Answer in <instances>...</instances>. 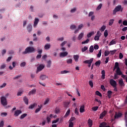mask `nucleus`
I'll use <instances>...</instances> for the list:
<instances>
[{
  "instance_id": "40",
  "label": "nucleus",
  "mask_w": 127,
  "mask_h": 127,
  "mask_svg": "<svg viewBox=\"0 0 127 127\" xmlns=\"http://www.w3.org/2000/svg\"><path fill=\"white\" fill-rule=\"evenodd\" d=\"M72 61H73V60H72V59H69L67 60L66 63L67 64H72Z\"/></svg>"
},
{
  "instance_id": "29",
  "label": "nucleus",
  "mask_w": 127,
  "mask_h": 127,
  "mask_svg": "<svg viewBox=\"0 0 127 127\" xmlns=\"http://www.w3.org/2000/svg\"><path fill=\"white\" fill-rule=\"evenodd\" d=\"M27 114L24 113L22 115H21L20 119V120H23V119H24V118H25V117H27Z\"/></svg>"
},
{
  "instance_id": "37",
  "label": "nucleus",
  "mask_w": 127,
  "mask_h": 127,
  "mask_svg": "<svg viewBox=\"0 0 127 127\" xmlns=\"http://www.w3.org/2000/svg\"><path fill=\"white\" fill-rule=\"evenodd\" d=\"M6 67V65L5 64H2L0 67V70H2L4 69Z\"/></svg>"
},
{
  "instance_id": "7",
  "label": "nucleus",
  "mask_w": 127,
  "mask_h": 127,
  "mask_svg": "<svg viewBox=\"0 0 127 127\" xmlns=\"http://www.w3.org/2000/svg\"><path fill=\"white\" fill-rule=\"evenodd\" d=\"M22 113V111L20 110H16L14 112V117H18L20 114Z\"/></svg>"
},
{
  "instance_id": "23",
  "label": "nucleus",
  "mask_w": 127,
  "mask_h": 127,
  "mask_svg": "<svg viewBox=\"0 0 127 127\" xmlns=\"http://www.w3.org/2000/svg\"><path fill=\"white\" fill-rule=\"evenodd\" d=\"M52 65V62L51 60H49V61L47 62V67L48 68H50Z\"/></svg>"
},
{
  "instance_id": "44",
  "label": "nucleus",
  "mask_w": 127,
  "mask_h": 127,
  "mask_svg": "<svg viewBox=\"0 0 127 127\" xmlns=\"http://www.w3.org/2000/svg\"><path fill=\"white\" fill-rule=\"evenodd\" d=\"M55 114H59V113H60V109H59V108H56L55 110Z\"/></svg>"
},
{
  "instance_id": "28",
  "label": "nucleus",
  "mask_w": 127,
  "mask_h": 127,
  "mask_svg": "<svg viewBox=\"0 0 127 127\" xmlns=\"http://www.w3.org/2000/svg\"><path fill=\"white\" fill-rule=\"evenodd\" d=\"M36 93V89H33L31 91H29L28 94L33 95V94H35Z\"/></svg>"
},
{
  "instance_id": "14",
  "label": "nucleus",
  "mask_w": 127,
  "mask_h": 127,
  "mask_svg": "<svg viewBox=\"0 0 127 127\" xmlns=\"http://www.w3.org/2000/svg\"><path fill=\"white\" fill-rule=\"evenodd\" d=\"M40 80L42 81H44V80H46V79H48V76H46V75L42 74L40 76Z\"/></svg>"
},
{
  "instance_id": "41",
  "label": "nucleus",
  "mask_w": 127,
  "mask_h": 127,
  "mask_svg": "<svg viewBox=\"0 0 127 127\" xmlns=\"http://www.w3.org/2000/svg\"><path fill=\"white\" fill-rule=\"evenodd\" d=\"M37 105L36 104H35V103H34V104H33L32 105H31L30 106H29V109H32Z\"/></svg>"
},
{
  "instance_id": "47",
  "label": "nucleus",
  "mask_w": 127,
  "mask_h": 127,
  "mask_svg": "<svg viewBox=\"0 0 127 127\" xmlns=\"http://www.w3.org/2000/svg\"><path fill=\"white\" fill-rule=\"evenodd\" d=\"M109 55H110V51H105V53H104L105 56H106V57L109 56Z\"/></svg>"
},
{
  "instance_id": "54",
  "label": "nucleus",
  "mask_w": 127,
  "mask_h": 127,
  "mask_svg": "<svg viewBox=\"0 0 127 127\" xmlns=\"http://www.w3.org/2000/svg\"><path fill=\"white\" fill-rule=\"evenodd\" d=\"M69 71L67 70H64V71H61V74H67V73H69Z\"/></svg>"
},
{
  "instance_id": "56",
  "label": "nucleus",
  "mask_w": 127,
  "mask_h": 127,
  "mask_svg": "<svg viewBox=\"0 0 127 127\" xmlns=\"http://www.w3.org/2000/svg\"><path fill=\"white\" fill-rule=\"evenodd\" d=\"M74 113L75 115H77V116H79V110H78V108H75Z\"/></svg>"
},
{
  "instance_id": "30",
  "label": "nucleus",
  "mask_w": 127,
  "mask_h": 127,
  "mask_svg": "<svg viewBox=\"0 0 127 127\" xmlns=\"http://www.w3.org/2000/svg\"><path fill=\"white\" fill-rule=\"evenodd\" d=\"M89 52H90V53H93V52H94V46H91L90 47Z\"/></svg>"
},
{
  "instance_id": "20",
  "label": "nucleus",
  "mask_w": 127,
  "mask_h": 127,
  "mask_svg": "<svg viewBox=\"0 0 127 127\" xmlns=\"http://www.w3.org/2000/svg\"><path fill=\"white\" fill-rule=\"evenodd\" d=\"M79 112L80 113H84V112H85V106L82 105L80 106L79 109Z\"/></svg>"
},
{
  "instance_id": "33",
  "label": "nucleus",
  "mask_w": 127,
  "mask_h": 127,
  "mask_svg": "<svg viewBox=\"0 0 127 127\" xmlns=\"http://www.w3.org/2000/svg\"><path fill=\"white\" fill-rule=\"evenodd\" d=\"M93 34H94V32H90L89 33L87 34V37L88 38H90V37H92Z\"/></svg>"
},
{
  "instance_id": "49",
  "label": "nucleus",
  "mask_w": 127,
  "mask_h": 127,
  "mask_svg": "<svg viewBox=\"0 0 127 127\" xmlns=\"http://www.w3.org/2000/svg\"><path fill=\"white\" fill-rule=\"evenodd\" d=\"M89 84L91 88H93V87H94V83H93V81H92V80H90L89 81Z\"/></svg>"
},
{
  "instance_id": "39",
  "label": "nucleus",
  "mask_w": 127,
  "mask_h": 127,
  "mask_svg": "<svg viewBox=\"0 0 127 127\" xmlns=\"http://www.w3.org/2000/svg\"><path fill=\"white\" fill-rule=\"evenodd\" d=\"M77 28V26H76V25H71L70 26V29H71V30H74V29H75V28Z\"/></svg>"
},
{
  "instance_id": "50",
  "label": "nucleus",
  "mask_w": 127,
  "mask_h": 127,
  "mask_svg": "<svg viewBox=\"0 0 127 127\" xmlns=\"http://www.w3.org/2000/svg\"><path fill=\"white\" fill-rule=\"evenodd\" d=\"M8 54L9 55H12V54H14V51L13 50H10L8 52Z\"/></svg>"
},
{
  "instance_id": "5",
  "label": "nucleus",
  "mask_w": 127,
  "mask_h": 127,
  "mask_svg": "<svg viewBox=\"0 0 127 127\" xmlns=\"http://www.w3.org/2000/svg\"><path fill=\"white\" fill-rule=\"evenodd\" d=\"M42 49L38 50L37 53H38L39 55H37L36 59H40V58H41L42 56V55H41V54H42Z\"/></svg>"
},
{
  "instance_id": "45",
  "label": "nucleus",
  "mask_w": 127,
  "mask_h": 127,
  "mask_svg": "<svg viewBox=\"0 0 127 127\" xmlns=\"http://www.w3.org/2000/svg\"><path fill=\"white\" fill-rule=\"evenodd\" d=\"M89 41H90V39H87L86 41L82 42L81 44H86L87 43H89Z\"/></svg>"
},
{
  "instance_id": "9",
  "label": "nucleus",
  "mask_w": 127,
  "mask_h": 127,
  "mask_svg": "<svg viewBox=\"0 0 127 127\" xmlns=\"http://www.w3.org/2000/svg\"><path fill=\"white\" fill-rule=\"evenodd\" d=\"M123 116V114L119 112L118 113L116 112L115 115V119H119L120 118H121V117Z\"/></svg>"
},
{
  "instance_id": "22",
  "label": "nucleus",
  "mask_w": 127,
  "mask_h": 127,
  "mask_svg": "<svg viewBox=\"0 0 127 127\" xmlns=\"http://www.w3.org/2000/svg\"><path fill=\"white\" fill-rule=\"evenodd\" d=\"M101 74H102V76H101V78L103 79V80H104L105 79V77L106 76V72L104 70H102L101 71Z\"/></svg>"
},
{
  "instance_id": "61",
  "label": "nucleus",
  "mask_w": 127,
  "mask_h": 127,
  "mask_svg": "<svg viewBox=\"0 0 127 127\" xmlns=\"http://www.w3.org/2000/svg\"><path fill=\"white\" fill-rule=\"evenodd\" d=\"M59 122V118H57L56 120H54L52 122V124H56Z\"/></svg>"
},
{
  "instance_id": "16",
  "label": "nucleus",
  "mask_w": 127,
  "mask_h": 127,
  "mask_svg": "<svg viewBox=\"0 0 127 127\" xmlns=\"http://www.w3.org/2000/svg\"><path fill=\"white\" fill-rule=\"evenodd\" d=\"M79 58H80V57L78 55H73V59L74 60L75 62H78V61H79Z\"/></svg>"
},
{
  "instance_id": "46",
  "label": "nucleus",
  "mask_w": 127,
  "mask_h": 127,
  "mask_svg": "<svg viewBox=\"0 0 127 127\" xmlns=\"http://www.w3.org/2000/svg\"><path fill=\"white\" fill-rule=\"evenodd\" d=\"M77 10V8H76V7H74L73 9H71L70 10V12L71 13H74V12H75V11H76Z\"/></svg>"
},
{
  "instance_id": "3",
  "label": "nucleus",
  "mask_w": 127,
  "mask_h": 127,
  "mask_svg": "<svg viewBox=\"0 0 127 127\" xmlns=\"http://www.w3.org/2000/svg\"><path fill=\"white\" fill-rule=\"evenodd\" d=\"M0 101H1V104L2 105V106H6L7 105L6 98L4 96L1 97Z\"/></svg>"
},
{
  "instance_id": "57",
  "label": "nucleus",
  "mask_w": 127,
  "mask_h": 127,
  "mask_svg": "<svg viewBox=\"0 0 127 127\" xmlns=\"http://www.w3.org/2000/svg\"><path fill=\"white\" fill-rule=\"evenodd\" d=\"M26 65V63L25 62H22L20 64V67H24Z\"/></svg>"
},
{
  "instance_id": "24",
  "label": "nucleus",
  "mask_w": 127,
  "mask_h": 127,
  "mask_svg": "<svg viewBox=\"0 0 127 127\" xmlns=\"http://www.w3.org/2000/svg\"><path fill=\"white\" fill-rule=\"evenodd\" d=\"M114 21H115V19H111L109 20V26H112L113 25V24H114Z\"/></svg>"
},
{
  "instance_id": "58",
  "label": "nucleus",
  "mask_w": 127,
  "mask_h": 127,
  "mask_svg": "<svg viewBox=\"0 0 127 127\" xmlns=\"http://www.w3.org/2000/svg\"><path fill=\"white\" fill-rule=\"evenodd\" d=\"M74 127V124L72 122H70L69 123L68 127Z\"/></svg>"
},
{
  "instance_id": "60",
  "label": "nucleus",
  "mask_w": 127,
  "mask_h": 127,
  "mask_svg": "<svg viewBox=\"0 0 127 127\" xmlns=\"http://www.w3.org/2000/svg\"><path fill=\"white\" fill-rule=\"evenodd\" d=\"M66 43H67V41H64L62 44H61V46L62 47H63L65 45V44H66Z\"/></svg>"
},
{
  "instance_id": "32",
  "label": "nucleus",
  "mask_w": 127,
  "mask_h": 127,
  "mask_svg": "<svg viewBox=\"0 0 127 127\" xmlns=\"http://www.w3.org/2000/svg\"><path fill=\"white\" fill-rule=\"evenodd\" d=\"M107 28V27L105 25H103L101 28H100V31L101 32H103V31H105V29Z\"/></svg>"
},
{
  "instance_id": "25",
  "label": "nucleus",
  "mask_w": 127,
  "mask_h": 127,
  "mask_svg": "<svg viewBox=\"0 0 127 127\" xmlns=\"http://www.w3.org/2000/svg\"><path fill=\"white\" fill-rule=\"evenodd\" d=\"M23 101L26 105H28V99L26 96H24L23 98Z\"/></svg>"
},
{
  "instance_id": "36",
  "label": "nucleus",
  "mask_w": 127,
  "mask_h": 127,
  "mask_svg": "<svg viewBox=\"0 0 127 127\" xmlns=\"http://www.w3.org/2000/svg\"><path fill=\"white\" fill-rule=\"evenodd\" d=\"M116 43H117V42H116V41L113 40L110 42L109 46H111V45H114V44H116Z\"/></svg>"
},
{
  "instance_id": "8",
  "label": "nucleus",
  "mask_w": 127,
  "mask_h": 127,
  "mask_svg": "<svg viewBox=\"0 0 127 127\" xmlns=\"http://www.w3.org/2000/svg\"><path fill=\"white\" fill-rule=\"evenodd\" d=\"M108 112L104 110L100 115V117L99 119H100V120H103V119H104V117H105L106 116V115H107V113Z\"/></svg>"
},
{
  "instance_id": "13",
  "label": "nucleus",
  "mask_w": 127,
  "mask_h": 127,
  "mask_svg": "<svg viewBox=\"0 0 127 127\" xmlns=\"http://www.w3.org/2000/svg\"><path fill=\"white\" fill-rule=\"evenodd\" d=\"M39 22V19L37 18H35V20L34 21V25H33L34 27H36Z\"/></svg>"
},
{
  "instance_id": "27",
  "label": "nucleus",
  "mask_w": 127,
  "mask_h": 127,
  "mask_svg": "<svg viewBox=\"0 0 127 127\" xmlns=\"http://www.w3.org/2000/svg\"><path fill=\"white\" fill-rule=\"evenodd\" d=\"M84 37V33H81L80 34L78 37V40H81L82 38Z\"/></svg>"
},
{
  "instance_id": "18",
  "label": "nucleus",
  "mask_w": 127,
  "mask_h": 127,
  "mask_svg": "<svg viewBox=\"0 0 127 127\" xmlns=\"http://www.w3.org/2000/svg\"><path fill=\"white\" fill-rule=\"evenodd\" d=\"M87 123H88L89 127H92V126H93V120H91V119H89L88 120Z\"/></svg>"
},
{
  "instance_id": "38",
  "label": "nucleus",
  "mask_w": 127,
  "mask_h": 127,
  "mask_svg": "<svg viewBox=\"0 0 127 127\" xmlns=\"http://www.w3.org/2000/svg\"><path fill=\"white\" fill-rule=\"evenodd\" d=\"M101 55H102V50H100L99 51V53L97 55V58H100V57H101Z\"/></svg>"
},
{
  "instance_id": "53",
  "label": "nucleus",
  "mask_w": 127,
  "mask_h": 127,
  "mask_svg": "<svg viewBox=\"0 0 127 127\" xmlns=\"http://www.w3.org/2000/svg\"><path fill=\"white\" fill-rule=\"evenodd\" d=\"M7 116V113L5 112H3L1 113V117H6Z\"/></svg>"
},
{
  "instance_id": "35",
  "label": "nucleus",
  "mask_w": 127,
  "mask_h": 127,
  "mask_svg": "<svg viewBox=\"0 0 127 127\" xmlns=\"http://www.w3.org/2000/svg\"><path fill=\"white\" fill-rule=\"evenodd\" d=\"M87 50H88V47L87 46H84L81 49L82 52H85V51H87Z\"/></svg>"
},
{
  "instance_id": "1",
  "label": "nucleus",
  "mask_w": 127,
  "mask_h": 127,
  "mask_svg": "<svg viewBox=\"0 0 127 127\" xmlns=\"http://www.w3.org/2000/svg\"><path fill=\"white\" fill-rule=\"evenodd\" d=\"M36 51V50L33 47H27L24 52H22L23 55H26V54H30L31 53H34Z\"/></svg>"
},
{
  "instance_id": "34",
  "label": "nucleus",
  "mask_w": 127,
  "mask_h": 127,
  "mask_svg": "<svg viewBox=\"0 0 127 127\" xmlns=\"http://www.w3.org/2000/svg\"><path fill=\"white\" fill-rule=\"evenodd\" d=\"M119 68H120V66H119V63L118 62H116L115 63V66H114V69H119Z\"/></svg>"
},
{
  "instance_id": "15",
  "label": "nucleus",
  "mask_w": 127,
  "mask_h": 127,
  "mask_svg": "<svg viewBox=\"0 0 127 127\" xmlns=\"http://www.w3.org/2000/svg\"><path fill=\"white\" fill-rule=\"evenodd\" d=\"M27 30L28 32H31L32 31V26L29 24L27 26Z\"/></svg>"
},
{
  "instance_id": "51",
  "label": "nucleus",
  "mask_w": 127,
  "mask_h": 127,
  "mask_svg": "<svg viewBox=\"0 0 127 127\" xmlns=\"http://www.w3.org/2000/svg\"><path fill=\"white\" fill-rule=\"evenodd\" d=\"M95 64V66H98L99 65H101V61L99 60L97 61Z\"/></svg>"
},
{
  "instance_id": "42",
  "label": "nucleus",
  "mask_w": 127,
  "mask_h": 127,
  "mask_svg": "<svg viewBox=\"0 0 127 127\" xmlns=\"http://www.w3.org/2000/svg\"><path fill=\"white\" fill-rule=\"evenodd\" d=\"M69 115H70V109H68L66 113H65V115H64V118H66V117H68V116H69Z\"/></svg>"
},
{
  "instance_id": "63",
  "label": "nucleus",
  "mask_w": 127,
  "mask_h": 127,
  "mask_svg": "<svg viewBox=\"0 0 127 127\" xmlns=\"http://www.w3.org/2000/svg\"><path fill=\"white\" fill-rule=\"evenodd\" d=\"M5 86H6V83H4L2 84V85L0 86V89H2V88H4V87H5Z\"/></svg>"
},
{
  "instance_id": "26",
  "label": "nucleus",
  "mask_w": 127,
  "mask_h": 127,
  "mask_svg": "<svg viewBox=\"0 0 127 127\" xmlns=\"http://www.w3.org/2000/svg\"><path fill=\"white\" fill-rule=\"evenodd\" d=\"M119 83L120 86H121L122 87L125 86V83H124V81L123 80V79H120L119 81Z\"/></svg>"
},
{
  "instance_id": "12",
  "label": "nucleus",
  "mask_w": 127,
  "mask_h": 127,
  "mask_svg": "<svg viewBox=\"0 0 127 127\" xmlns=\"http://www.w3.org/2000/svg\"><path fill=\"white\" fill-rule=\"evenodd\" d=\"M51 47V44L50 43H47L44 46L45 50H49Z\"/></svg>"
},
{
  "instance_id": "11",
  "label": "nucleus",
  "mask_w": 127,
  "mask_h": 127,
  "mask_svg": "<svg viewBox=\"0 0 127 127\" xmlns=\"http://www.w3.org/2000/svg\"><path fill=\"white\" fill-rule=\"evenodd\" d=\"M93 60L94 59L91 58L90 60L84 61L83 63H84L85 64H92V63H93Z\"/></svg>"
},
{
  "instance_id": "59",
  "label": "nucleus",
  "mask_w": 127,
  "mask_h": 127,
  "mask_svg": "<svg viewBox=\"0 0 127 127\" xmlns=\"http://www.w3.org/2000/svg\"><path fill=\"white\" fill-rule=\"evenodd\" d=\"M108 30H105V32H104V36L105 37H107L108 35Z\"/></svg>"
},
{
  "instance_id": "43",
  "label": "nucleus",
  "mask_w": 127,
  "mask_h": 127,
  "mask_svg": "<svg viewBox=\"0 0 127 127\" xmlns=\"http://www.w3.org/2000/svg\"><path fill=\"white\" fill-rule=\"evenodd\" d=\"M96 95H97V96H99V97H102V94L101 93V92H100V91H96L95 92Z\"/></svg>"
},
{
  "instance_id": "17",
  "label": "nucleus",
  "mask_w": 127,
  "mask_h": 127,
  "mask_svg": "<svg viewBox=\"0 0 127 127\" xmlns=\"http://www.w3.org/2000/svg\"><path fill=\"white\" fill-rule=\"evenodd\" d=\"M116 73H117V75H119L120 76L121 75H122V76H123V75H124L123 74V72H122V71H121V68H118V69H117L116 70Z\"/></svg>"
},
{
  "instance_id": "55",
  "label": "nucleus",
  "mask_w": 127,
  "mask_h": 127,
  "mask_svg": "<svg viewBox=\"0 0 127 127\" xmlns=\"http://www.w3.org/2000/svg\"><path fill=\"white\" fill-rule=\"evenodd\" d=\"M92 110L96 111H98V109H99V107L98 106H95V107H92Z\"/></svg>"
},
{
  "instance_id": "62",
  "label": "nucleus",
  "mask_w": 127,
  "mask_h": 127,
  "mask_svg": "<svg viewBox=\"0 0 127 127\" xmlns=\"http://www.w3.org/2000/svg\"><path fill=\"white\" fill-rule=\"evenodd\" d=\"M111 55H114L115 53L117 52V50H114L113 51H110Z\"/></svg>"
},
{
  "instance_id": "31",
  "label": "nucleus",
  "mask_w": 127,
  "mask_h": 127,
  "mask_svg": "<svg viewBox=\"0 0 127 127\" xmlns=\"http://www.w3.org/2000/svg\"><path fill=\"white\" fill-rule=\"evenodd\" d=\"M103 6V4L100 3L99 5L97 7L96 10H100Z\"/></svg>"
},
{
  "instance_id": "21",
  "label": "nucleus",
  "mask_w": 127,
  "mask_h": 127,
  "mask_svg": "<svg viewBox=\"0 0 127 127\" xmlns=\"http://www.w3.org/2000/svg\"><path fill=\"white\" fill-rule=\"evenodd\" d=\"M112 94H113V92L111 90H109L107 92V96L109 99H111V98H112Z\"/></svg>"
},
{
  "instance_id": "2",
  "label": "nucleus",
  "mask_w": 127,
  "mask_h": 127,
  "mask_svg": "<svg viewBox=\"0 0 127 127\" xmlns=\"http://www.w3.org/2000/svg\"><path fill=\"white\" fill-rule=\"evenodd\" d=\"M123 10H124V7H122V5H118L113 10V14L116 15L117 12H119V11L123 12Z\"/></svg>"
},
{
  "instance_id": "4",
  "label": "nucleus",
  "mask_w": 127,
  "mask_h": 127,
  "mask_svg": "<svg viewBox=\"0 0 127 127\" xmlns=\"http://www.w3.org/2000/svg\"><path fill=\"white\" fill-rule=\"evenodd\" d=\"M44 64H40L38 67H37V71H36V73L37 74V73H38V72H40L41 71H42V70H43V69H44Z\"/></svg>"
},
{
  "instance_id": "6",
  "label": "nucleus",
  "mask_w": 127,
  "mask_h": 127,
  "mask_svg": "<svg viewBox=\"0 0 127 127\" xmlns=\"http://www.w3.org/2000/svg\"><path fill=\"white\" fill-rule=\"evenodd\" d=\"M110 84L112 87H116L117 86V82L113 79H110Z\"/></svg>"
},
{
  "instance_id": "64",
  "label": "nucleus",
  "mask_w": 127,
  "mask_h": 127,
  "mask_svg": "<svg viewBox=\"0 0 127 127\" xmlns=\"http://www.w3.org/2000/svg\"><path fill=\"white\" fill-rule=\"evenodd\" d=\"M123 25H125L126 26H127V20H124L123 22Z\"/></svg>"
},
{
  "instance_id": "52",
  "label": "nucleus",
  "mask_w": 127,
  "mask_h": 127,
  "mask_svg": "<svg viewBox=\"0 0 127 127\" xmlns=\"http://www.w3.org/2000/svg\"><path fill=\"white\" fill-rule=\"evenodd\" d=\"M94 40H95V41H99V40H100V37L98 36H95L94 37Z\"/></svg>"
},
{
  "instance_id": "19",
  "label": "nucleus",
  "mask_w": 127,
  "mask_h": 127,
  "mask_svg": "<svg viewBox=\"0 0 127 127\" xmlns=\"http://www.w3.org/2000/svg\"><path fill=\"white\" fill-rule=\"evenodd\" d=\"M39 108L36 109L35 113L36 114H37V113H39V112H40V110H41V108H42V105H41L40 106L38 105V106Z\"/></svg>"
},
{
  "instance_id": "10",
  "label": "nucleus",
  "mask_w": 127,
  "mask_h": 127,
  "mask_svg": "<svg viewBox=\"0 0 127 127\" xmlns=\"http://www.w3.org/2000/svg\"><path fill=\"white\" fill-rule=\"evenodd\" d=\"M68 55V52H64L61 53L60 54V57H61V58H64V57H66Z\"/></svg>"
},
{
  "instance_id": "48",
  "label": "nucleus",
  "mask_w": 127,
  "mask_h": 127,
  "mask_svg": "<svg viewBox=\"0 0 127 127\" xmlns=\"http://www.w3.org/2000/svg\"><path fill=\"white\" fill-rule=\"evenodd\" d=\"M1 53L2 54V56H4V54L6 53V50L3 49V50L1 51Z\"/></svg>"
}]
</instances>
